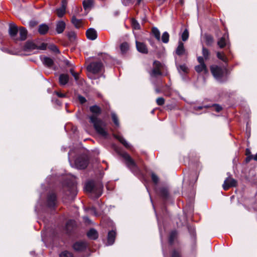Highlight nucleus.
Here are the masks:
<instances>
[{
    "mask_svg": "<svg viewBox=\"0 0 257 257\" xmlns=\"http://www.w3.org/2000/svg\"><path fill=\"white\" fill-rule=\"evenodd\" d=\"M89 110L92 114L88 116L89 122L93 125L97 134L106 137L108 135L107 132L105 130L106 123L98 117L102 113L101 107L95 104L89 107Z\"/></svg>",
    "mask_w": 257,
    "mask_h": 257,
    "instance_id": "nucleus-1",
    "label": "nucleus"
},
{
    "mask_svg": "<svg viewBox=\"0 0 257 257\" xmlns=\"http://www.w3.org/2000/svg\"><path fill=\"white\" fill-rule=\"evenodd\" d=\"M102 188L103 186L102 185H95L94 182L92 180L87 182L85 185V191L89 193H95L97 198L101 195Z\"/></svg>",
    "mask_w": 257,
    "mask_h": 257,
    "instance_id": "nucleus-2",
    "label": "nucleus"
},
{
    "mask_svg": "<svg viewBox=\"0 0 257 257\" xmlns=\"http://www.w3.org/2000/svg\"><path fill=\"white\" fill-rule=\"evenodd\" d=\"M67 190L66 194L70 196L71 198L75 197L77 194V183L74 180H68L67 181Z\"/></svg>",
    "mask_w": 257,
    "mask_h": 257,
    "instance_id": "nucleus-3",
    "label": "nucleus"
},
{
    "mask_svg": "<svg viewBox=\"0 0 257 257\" xmlns=\"http://www.w3.org/2000/svg\"><path fill=\"white\" fill-rule=\"evenodd\" d=\"M157 193L165 205L171 197L169 188L167 186L160 187L157 190Z\"/></svg>",
    "mask_w": 257,
    "mask_h": 257,
    "instance_id": "nucleus-4",
    "label": "nucleus"
},
{
    "mask_svg": "<svg viewBox=\"0 0 257 257\" xmlns=\"http://www.w3.org/2000/svg\"><path fill=\"white\" fill-rule=\"evenodd\" d=\"M89 164V159L86 155H81L78 157L75 161V164L79 169H85Z\"/></svg>",
    "mask_w": 257,
    "mask_h": 257,
    "instance_id": "nucleus-5",
    "label": "nucleus"
},
{
    "mask_svg": "<svg viewBox=\"0 0 257 257\" xmlns=\"http://www.w3.org/2000/svg\"><path fill=\"white\" fill-rule=\"evenodd\" d=\"M224 71L227 72V69L225 68L224 70L217 65H212L210 67V71L214 77L217 80H221L222 78Z\"/></svg>",
    "mask_w": 257,
    "mask_h": 257,
    "instance_id": "nucleus-6",
    "label": "nucleus"
},
{
    "mask_svg": "<svg viewBox=\"0 0 257 257\" xmlns=\"http://www.w3.org/2000/svg\"><path fill=\"white\" fill-rule=\"evenodd\" d=\"M103 67V63L100 61L92 62L87 66V70L93 74H97L101 72Z\"/></svg>",
    "mask_w": 257,
    "mask_h": 257,
    "instance_id": "nucleus-7",
    "label": "nucleus"
},
{
    "mask_svg": "<svg viewBox=\"0 0 257 257\" xmlns=\"http://www.w3.org/2000/svg\"><path fill=\"white\" fill-rule=\"evenodd\" d=\"M57 196L54 192H50L47 194L46 205L48 208H55L56 207Z\"/></svg>",
    "mask_w": 257,
    "mask_h": 257,
    "instance_id": "nucleus-8",
    "label": "nucleus"
},
{
    "mask_svg": "<svg viewBox=\"0 0 257 257\" xmlns=\"http://www.w3.org/2000/svg\"><path fill=\"white\" fill-rule=\"evenodd\" d=\"M122 158L125 160V164L127 167L132 171L138 169V166L135 161L131 156L127 153L122 154Z\"/></svg>",
    "mask_w": 257,
    "mask_h": 257,
    "instance_id": "nucleus-9",
    "label": "nucleus"
},
{
    "mask_svg": "<svg viewBox=\"0 0 257 257\" xmlns=\"http://www.w3.org/2000/svg\"><path fill=\"white\" fill-rule=\"evenodd\" d=\"M154 68L150 73V75L153 77H157L158 76H162L163 73L161 70L162 66L161 63L158 61L155 60L153 62Z\"/></svg>",
    "mask_w": 257,
    "mask_h": 257,
    "instance_id": "nucleus-10",
    "label": "nucleus"
},
{
    "mask_svg": "<svg viewBox=\"0 0 257 257\" xmlns=\"http://www.w3.org/2000/svg\"><path fill=\"white\" fill-rule=\"evenodd\" d=\"M88 247V244L84 241H77L72 245L73 249L76 252L85 251Z\"/></svg>",
    "mask_w": 257,
    "mask_h": 257,
    "instance_id": "nucleus-11",
    "label": "nucleus"
},
{
    "mask_svg": "<svg viewBox=\"0 0 257 257\" xmlns=\"http://www.w3.org/2000/svg\"><path fill=\"white\" fill-rule=\"evenodd\" d=\"M65 228L67 234L72 235L76 228V221L73 219L68 220L66 223Z\"/></svg>",
    "mask_w": 257,
    "mask_h": 257,
    "instance_id": "nucleus-12",
    "label": "nucleus"
},
{
    "mask_svg": "<svg viewBox=\"0 0 257 257\" xmlns=\"http://www.w3.org/2000/svg\"><path fill=\"white\" fill-rule=\"evenodd\" d=\"M237 185V182L235 179L228 177L224 180L222 187L224 190L226 191L231 187H236Z\"/></svg>",
    "mask_w": 257,
    "mask_h": 257,
    "instance_id": "nucleus-13",
    "label": "nucleus"
},
{
    "mask_svg": "<svg viewBox=\"0 0 257 257\" xmlns=\"http://www.w3.org/2000/svg\"><path fill=\"white\" fill-rule=\"evenodd\" d=\"M41 60L43 65L47 68H52L54 65V61L53 58L47 56H41Z\"/></svg>",
    "mask_w": 257,
    "mask_h": 257,
    "instance_id": "nucleus-14",
    "label": "nucleus"
},
{
    "mask_svg": "<svg viewBox=\"0 0 257 257\" xmlns=\"http://www.w3.org/2000/svg\"><path fill=\"white\" fill-rule=\"evenodd\" d=\"M19 30V28L14 24H10L9 26V33L12 38L16 40L17 38V35Z\"/></svg>",
    "mask_w": 257,
    "mask_h": 257,
    "instance_id": "nucleus-15",
    "label": "nucleus"
},
{
    "mask_svg": "<svg viewBox=\"0 0 257 257\" xmlns=\"http://www.w3.org/2000/svg\"><path fill=\"white\" fill-rule=\"evenodd\" d=\"M37 45L31 40L27 41L23 47V49L24 51H31L33 50L36 49Z\"/></svg>",
    "mask_w": 257,
    "mask_h": 257,
    "instance_id": "nucleus-16",
    "label": "nucleus"
},
{
    "mask_svg": "<svg viewBox=\"0 0 257 257\" xmlns=\"http://www.w3.org/2000/svg\"><path fill=\"white\" fill-rule=\"evenodd\" d=\"M136 44L137 49L139 52L145 54L148 53V48L144 43L136 41Z\"/></svg>",
    "mask_w": 257,
    "mask_h": 257,
    "instance_id": "nucleus-17",
    "label": "nucleus"
},
{
    "mask_svg": "<svg viewBox=\"0 0 257 257\" xmlns=\"http://www.w3.org/2000/svg\"><path fill=\"white\" fill-rule=\"evenodd\" d=\"M86 36L89 40H94L97 37V32L93 28H89L86 32Z\"/></svg>",
    "mask_w": 257,
    "mask_h": 257,
    "instance_id": "nucleus-18",
    "label": "nucleus"
},
{
    "mask_svg": "<svg viewBox=\"0 0 257 257\" xmlns=\"http://www.w3.org/2000/svg\"><path fill=\"white\" fill-rule=\"evenodd\" d=\"M20 37L17 38L16 41H25L26 40L28 35V31L27 29L23 27L19 28Z\"/></svg>",
    "mask_w": 257,
    "mask_h": 257,
    "instance_id": "nucleus-19",
    "label": "nucleus"
},
{
    "mask_svg": "<svg viewBox=\"0 0 257 257\" xmlns=\"http://www.w3.org/2000/svg\"><path fill=\"white\" fill-rule=\"evenodd\" d=\"M69 80V76L67 74H61L59 76V84L60 86H63L66 85Z\"/></svg>",
    "mask_w": 257,
    "mask_h": 257,
    "instance_id": "nucleus-20",
    "label": "nucleus"
},
{
    "mask_svg": "<svg viewBox=\"0 0 257 257\" xmlns=\"http://www.w3.org/2000/svg\"><path fill=\"white\" fill-rule=\"evenodd\" d=\"M175 53L179 56H182L186 54V49L184 47V43L182 42L179 41L178 46L175 50Z\"/></svg>",
    "mask_w": 257,
    "mask_h": 257,
    "instance_id": "nucleus-21",
    "label": "nucleus"
},
{
    "mask_svg": "<svg viewBox=\"0 0 257 257\" xmlns=\"http://www.w3.org/2000/svg\"><path fill=\"white\" fill-rule=\"evenodd\" d=\"M66 28V24L63 21L60 20L57 22L56 24V31L58 34L62 33Z\"/></svg>",
    "mask_w": 257,
    "mask_h": 257,
    "instance_id": "nucleus-22",
    "label": "nucleus"
},
{
    "mask_svg": "<svg viewBox=\"0 0 257 257\" xmlns=\"http://www.w3.org/2000/svg\"><path fill=\"white\" fill-rule=\"evenodd\" d=\"M116 237V232L113 230H110L107 234V243L108 245H112L115 241Z\"/></svg>",
    "mask_w": 257,
    "mask_h": 257,
    "instance_id": "nucleus-23",
    "label": "nucleus"
},
{
    "mask_svg": "<svg viewBox=\"0 0 257 257\" xmlns=\"http://www.w3.org/2000/svg\"><path fill=\"white\" fill-rule=\"evenodd\" d=\"M87 236L90 239L96 240L98 237V233L94 228H91L87 232Z\"/></svg>",
    "mask_w": 257,
    "mask_h": 257,
    "instance_id": "nucleus-24",
    "label": "nucleus"
},
{
    "mask_svg": "<svg viewBox=\"0 0 257 257\" xmlns=\"http://www.w3.org/2000/svg\"><path fill=\"white\" fill-rule=\"evenodd\" d=\"M49 30V27L46 24H42L39 26L38 32L41 35H46Z\"/></svg>",
    "mask_w": 257,
    "mask_h": 257,
    "instance_id": "nucleus-25",
    "label": "nucleus"
},
{
    "mask_svg": "<svg viewBox=\"0 0 257 257\" xmlns=\"http://www.w3.org/2000/svg\"><path fill=\"white\" fill-rule=\"evenodd\" d=\"M71 22L76 29H79L82 26V20L77 19L75 16L72 17Z\"/></svg>",
    "mask_w": 257,
    "mask_h": 257,
    "instance_id": "nucleus-26",
    "label": "nucleus"
},
{
    "mask_svg": "<svg viewBox=\"0 0 257 257\" xmlns=\"http://www.w3.org/2000/svg\"><path fill=\"white\" fill-rule=\"evenodd\" d=\"M195 70L198 73L204 72L205 74L208 73V69L205 64H199L195 67Z\"/></svg>",
    "mask_w": 257,
    "mask_h": 257,
    "instance_id": "nucleus-27",
    "label": "nucleus"
},
{
    "mask_svg": "<svg viewBox=\"0 0 257 257\" xmlns=\"http://www.w3.org/2000/svg\"><path fill=\"white\" fill-rule=\"evenodd\" d=\"M151 34L155 38V39L160 41L161 40L160 32L159 30L155 27H153L151 29Z\"/></svg>",
    "mask_w": 257,
    "mask_h": 257,
    "instance_id": "nucleus-28",
    "label": "nucleus"
},
{
    "mask_svg": "<svg viewBox=\"0 0 257 257\" xmlns=\"http://www.w3.org/2000/svg\"><path fill=\"white\" fill-rule=\"evenodd\" d=\"M178 232L176 230H173L171 231L169 236L168 242L171 245H173L175 239L177 236Z\"/></svg>",
    "mask_w": 257,
    "mask_h": 257,
    "instance_id": "nucleus-29",
    "label": "nucleus"
},
{
    "mask_svg": "<svg viewBox=\"0 0 257 257\" xmlns=\"http://www.w3.org/2000/svg\"><path fill=\"white\" fill-rule=\"evenodd\" d=\"M205 44L207 46H212L214 40L213 37L210 34H205L204 35Z\"/></svg>",
    "mask_w": 257,
    "mask_h": 257,
    "instance_id": "nucleus-30",
    "label": "nucleus"
},
{
    "mask_svg": "<svg viewBox=\"0 0 257 257\" xmlns=\"http://www.w3.org/2000/svg\"><path fill=\"white\" fill-rule=\"evenodd\" d=\"M130 45L127 42H123L120 45V50L122 55L125 54L128 51Z\"/></svg>",
    "mask_w": 257,
    "mask_h": 257,
    "instance_id": "nucleus-31",
    "label": "nucleus"
},
{
    "mask_svg": "<svg viewBox=\"0 0 257 257\" xmlns=\"http://www.w3.org/2000/svg\"><path fill=\"white\" fill-rule=\"evenodd\" d=\"M217 45L220 48H224L227 43L226 40V34H224L217 42Z\"/></svg>",
    "mask_w": 257,
    "mask_h": 257,
    "instance_id": "nucleus-32",
    "label": "nucleus"
},
{
    "mask_svg": "<svg viewBox=\"0 0 257 257\" xmlns=\"http://www.w3.org/2000/svg\"><path fill=\"white\" fill-rule=\"evenodd\" d=\"M171 257H182V251L180 248L173 249L171 253Z\"/></svg>",
    "mask_w": 257,
    "mask_h": 257,
    "instance_id": "nucleus-33",
    "label": "nucleus"
},
{
    "mask_svg": "<svg viewBox=\"0 0 257 257\" xmlns=\"http://www.w3.org/2000/svg\"><path fill=\"white\" fill-rule=\"evenodd\" d=\"M131 26L134 29L139 30L141 29V26L139 22L135 18L131 19Z\"/></svg>",
    "mask_w": 257,
    "mask_h": 257,
    "instance_id": "nucleus-34",
    "label": "nucleus"
},
{
    "mask_svg": "<svg viewBox=\"0 0 257 257\" xmlns=\"http://www.w3.org/2000/svg\"><path fill=\"white\" fill-rule=\"evenodd\" d=\"M202 54L205 60H207L209 59L210 53L209 50L204 46H203L202 49Z\"/></svg>",
    "mask_w": 257,
    "mask_h": 257,
    "instance_id": "nucleus-35",
    "label": "nucleus"
},
{
    "mask_svg": "<svg viewBox=\"0 0 257 257\" xmlns=\"http://www.w3.org/2000/svg\"><path fill=\"white\" fill-rule=\"evenodd\" d=\"M93 0H84L83 2V7L85 10L90 8L93 5Z\"/></svg>",
    "mask_w": 257,
    "mask_h": 257,
    "instance_id": "nucleus-36",
    "label": "nucleus"
},
{
    "mask_svg": "<svg viewBox=\"0 0 257 257\" xmlns=\"http://www.w3.org/2000/svg\"><path fill=\"white\" fill-rule=\"evenodd\" d=\"M170 35L167 32H165L163 33L161 38V40L164 43H168L169 41Z\"/></svg>",
    "mask_w": 257,
    "mask_h": 257,
    "instance_id": "nucleus-37",
    "label": "nucleus"
},
{
    "mask_svg": "<svg viewBox=\"0 0 257 257\" xmlns=\"http://www.w3.org/2000/svg\"><path fill=\"white\" fill-rule=\"evenodd\" d=\"M189 177L190 179H192V180H190L189 185L193 187L194 184L195 183L197 180V177L194 173H191Z\"/></svg>",
    "mask_w": 257,
    "mask_h": 257,
    "instance_id": "nucleus-38",
    "label": "nucleus"
},
{
    "mask_svg": "<svg viewBox=\"0 0 257 257\" xmlns=\"http://www.w3.org/2000/svg\"><path fill=\"white\" fill-rule=\"evenodd\" d=\"M56 14L59 18H62L66 14V10L60 8L56 9Z\"/></svg>",
    "mask_w": 257,
    "mask_h": 257,
    "instance_id": "nucleus-39",
    "label": "nucleus"
},
{
    "mask_svg": "<svg viewBox=\"0 0 257 257\" xmlns=\"http://www.w3.org/2000/svg\"><path fill=\"white\" fill-rule=\"evenodd\" d=\"M59 257H74V255L70 251L66 250L60 252Z\"/></svg>",
    "mask_w": 257,
    "mask_h": 257,
    "instance_id": "nucleus-40",
    "label": "nucleus"
},
{
    "mask_svg": "<svg viewBox=\"0 0 257 257\" xmlns=\"http://www.w3.org/2000/svg\"><path fill=\"white\" fill-rule=\"evenodd\" d=\"M189 33L187 29H185L181 35V39L183 41H186L189 38Z\"/></svg>",
    "mask_w": 257,
    "mask_h": 257,
    "instance_id": "nucleus-41",
    "label": "nucleus"
},
{
    "mask_svg": "<svg viewBox=\"0 0 257 257\" xmlns=\"http://www.w3.org/2000/svg\"><path fill=\"white\" fill-rule=\"evenodd\" d=\"M217 57L219 59L222 60L224 62L226 63L228 61L227 58L223 53L218 52L217 53Z\"/></svg>",
    "mask_w": 257,
    "mask_h": 257,
    "instance_id": "nucleus-42",
    "label": "nucleus"
},
{
    "mask_svg": "<svg viewBox=\"0 0 257 257\" xmlns=\"http://www.w3.org/2000/svg\"><path fill=\"white\" fill-rule=\"evenodd\" d=\"M48 48L51 51L54 52L55 53L59 54L60 53L57 46L54 44H51L48 46Z\"/></svg>",
    "mask_w": 257,
    "mask_h": 257,
    "instance_id": "nucleus-43",
    "label": "nucleus"
},
{
    "mask_svg": "<svg viewBox=\"0 0 257 257\" xmlns=\"http://www.w3.org/2000/svg\"><path fill=\"white\" fill-rule=\"evenodd\" d=\"M151 179H152V180L153 182L155 184H157L158 183L159 181V177L154 172H152L151 173Z\"/></svg>",
    "mask_w": 257,
    "mask_h": 257,
    "instance_id": "nucleus-44",
    "label": "nucleus"
},
{
    "mask_svg": "<svg viewBox=\"0 0 257 257\" xmlns=\"http://www.w3.org/2000/svg\"><path fill=\"white\" fill-rule=\"evenodd\" d=\"M111 118L113 122V123L115 124V125L118 126L119 125V121L118 117L116 115V114L114 113H111Z\"/></svg>",
    "mask_w": 257,
    "mask_h": 257,
    "instance_id": "nucleus-45",
    "label": "nucleus"
},
{
    "mask_svg": "<svg viewBox=\"0 0 257 257\" xmlns=\"http://www.w3.org/2000/svg\"><path fill=\"white\" fill-rule=\"evenodd\" d=\"M67 36L69 40L71 41H74L76 37V34L74 32H69L67 34Z\"/></svg>",
    "mask_w": 257,
    "mask_h": 257,
    "instance_id": "nucleus-46",
    "label": "nucleus"
},
{
    "mask_svg": "<svg viewBox=\"0 0 257 257\" xmlns=\"http://www.w3.org/2000/svg\"><path fill=\"white\" fill-rule=\"evenodd\" d=\"M165 102V99L162 97H160L157 98L156 103L159 106H162L164 104Z\"/></svg>",
    "mask_w": 257,
    "mask_h": 257,
    "instance_id": "nucleus-47",
    "label": "nucleus"
},
{
    "mask_svg": "<svg viewBox=\"0 0 257 257\" xmlns=\"http://www.w3.org/2000/svg\"><path fill=\"white\" fill-rule=\"evenodd\" d=\"M211 107H213L214 110L217 112H219L220 111H221L222 110V106L218 104H216V103L213 104H212Z\"/></svg>",
    "mask_w": 257,
    "mask_h": 257,
    "instance_id": "nucleus-48",
    "label": "nucleus"
},
{
    "mask_svg": "<svg viewBox=\"0 0 257 257\" xmlns=\"http://www.w3.org/2000/svg\"><path fill=\"white\" fill-rule=\"evenodd\" d=\"M178 69L179 71H182L184 73H187L188 72V68L185 64L179 65V66L178 68Z\"/></svg>",
    "mask_w": 257,
    "mask_h": 257,
    "instance_id": "nucleus-49",
    "label": "nucleus"
},
{
    "mask_svg": "<svg viewBox=\"0 0 257 257\" xmlns=\"http://www.w3.org/2000/svg\"><path fill=\"white\" fill-rule=\"evenodd\" d=\"M78 99L79 102L82 104L85 103L87 101L86 99L81 95H79L78 96Z\"/></svg>",
    "mask_w": 257,
    "mask_h": 257,
    "instance_id": "nucleus-50",
    "label": "nucleus"
},
{
    "mask_svg": "<svg viewBox=\"0 0 257 257\" xmlns=\"http://www.w3.org/2000/svg\"><path fill=\"white\" fill-rule=\"evenodd\" d=\"M47 44L45 43H42L40 46H37L36 49L45 50L47 49Z\"/></svg>",
    "mask_w": 257,
    "mask_h": 257,
    "instance_id": "nucleus-51",
    "label": "nucleus"
},
{
    "mask_svg": "<svg viewBox=\"0 0 257 257\" xmlns=\"http://www.w3.org/2000/svg\"><path fill=\"white\" fill-rule=\"evenodd\" d=\"M67 3H68L67 0H62L61 4V7L60 8L66 10L67 6Z\"/></svg>",
    "mask_w": 257,
    "mask_h": 257,
    "instance_id": "nucleus-52",
    "label": "nucleus"
},
{
    "mask_svg": "<svg viewBox=\"0 0 257 257\" xmlns=\"http://www.w3.org/2000/svg\"><path fill=\"white\" fill-rule=\"evenodd\" d=\"M210 106L209 105H204V106H194L193 107V109L195 110H196V111H198V110H200L201 109H202L203 108H209L210 107Z\"/></svg>",
    "mask_w": 257,
    "mask_h": 257,
    "instance_id": "nucleus-53",
    "label": "nucleus"
},
{
    "mask_svg": "<svg viewBox=\"0 0 257 257\" xmlns=\"http://www.w3.org/2000/svg\"><path fill=\"white\" fill-rule=\"evenodd\" d=\"M38 24V22L35 20L30 21L29 22V27L31 28H33Z\"/></svg>",
    "mask_w": 257,
    "mask_h": 257,
    "instance_id": "nucleus-54",
    "label": "nucleus"
},
{
    "mask_svg": "<svg viewBox=\"0 0 257 257\" xmlns=\"http://www.w3.org/2000/svg\"><path fill=\"white\" fill-rule=\"evenodd\" d=\"M187 228L190 234L191 235H194L195 233V230L194 227L193 226L188 225Z\"/></svg>",
    "mask_w": 257,
    "mask_h": 257,
    "instance_id": "nucleus-55",
    "label": "nucleus"
},
{
    "mask_svg": "<svg viewBox=\"0 0 257 257\" xmlns=\"http://www.w3.org/2000/svg\"><path fill=\"white\" fill-rule=\"evenodd\" d=\"M55 93L57 95L58 97L60 98H64L66 97V94L61 93V92L55 91Z\"/></svg>",
    "mask_w": 257,
    "mask_h": 257,
    "instance_id": "nucleus-56",
    "label": "nucleus"
},
{
    "mask_svg": "<svg viewBox=\"0 0 257 257\" xmlns=\"http://www.w3.org/2000/svg\"><path fill=\"white\" fill-rule=\"evenodd\" d=\"M254 156L252 155L247 156L245 158V161L246 163H249L252 159H253Z\"/></svg>",
    "mask_w": 257,
    "mask_h": 257,
    "instance_id": "nucleus-57",
    "label": "nucleus"
},
{
    "mask_svg": "<svg viewBox=\"0 0 257 257\" xmlns=\"http://www.w3.org/2000/svg\"><path fill=\"white\" fill-rule=\"evenodd\" d=\"M197 61L199 64H205L204 62V58L202 56H199L197 57Z\"/></svg>",
    "mask_w": 257,
    "mask_h": 257,
    "instance_id": "nucleus-58",
    "label": "nucleus"
},
{
    "mask_svg": "<svg viewBox=\"0 0 257 257\" xmlns=\"http://www.w3.org/2000/svg\"><path fill=\"white\" fill-rule=\"evenodd\" d=\"M114 137L117 139L120 143H121L124 139L120 135H114Z\"/></svg>",
    "mask_w": 257,
    "mask_h": 257,
    "instance_id": "nucleus-59",
    "label": "nucleus"
},
{
    "mask_svg": "<svg viewBox=\"0 0 257 257\" xmlns=\"http://www.w3.org/2000/svg\"><path fill=\"white\" fill-rule=\"evenodd\" d=\"M120 143L122 144L126 148L128 149L130 148V145L127 143L125 139L123 140Z\"/></svg>",
    "mask_w": 257,
    "mask_h": 257,
    "instance_id": "nucleus-60",
    "label": "nucleus"
},
{
    "mask_svg": "<svg viewBox=\"0 0 257 257\" xmlns=\"http://www.w3.org/2000/svg\"><path fill=\"white\" fill-rule=\"evenodd\" d=\"M120 143L122 144L126 148L128 149L130 148V145L127 143L125 139L123 140Z\"/></svg>",
    "mask_w": 257,
    "mask_h": 257,
    "instance_id": "nucleus-61",
    "label": "nucleus"
},
{
    "mask_svg": "<svg viewBox=\"0 0 257 257\" xmlns=\"http://www.w3.org/2000/svg\"><path fill=\"white\" fill-rule=\"evenodd\" d=\"M72 76L74 77L75 80L76 81L78 80L79 79V73L75 72L74 74H72Z\"/></svg>",
    "mask_w": 257,
    "mask_h": 257,
    "instance_id": "nucleus-62",
    "label": "nucleus"
},
{
    "mask_svg": "<svg viewBox=\"0 0 257 257\" xmlns=\"http://www.w3.org/2000/svg\"><path fill=\"white\" fill-rule=\"evenodd\" d=\"M155 91L156 94H159V93H161L162 92V91H161V89L159 88L158 87H156L155 88Z\"/></svg>",
    "mask_w": 257,
    "mask_h": 257,
    "instance_id": "nucleus-63",
    "label": "nucleus"
},
{
    "mask_svg": "<svg viewBox=\"0 0 257 257\" xmlns=\"http://www.w3.org/2000/svg\"><path fill=\"white\" fill-rule=\"evenodd\" d=\"M251 154V152L249 149H246L245 150V155L248 156Z\"/></svg>",
    "mask_w": 257,
    "mask_h": 257,
    "instance_id": "nucleus-64",
    "label": "nucleus"
}]
</instances>
